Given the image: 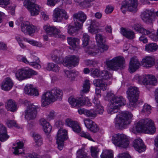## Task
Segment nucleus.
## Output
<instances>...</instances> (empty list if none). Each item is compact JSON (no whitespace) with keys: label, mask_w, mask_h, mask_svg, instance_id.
Masks as SVG:
<instances>
[{"label":"nucleus","mask_w":158,"mask_h":158,"mask_svg":"<svg viewBox=\"0 0 158 158\" xmlns=\"http://www.w3.org/2000/svg\"><path fill=\"white\" fill-rule=\"evenodd\" d=\"M85 115L89 117L94 118L96 116V114L92 110H86L85 112Z\"/></svg>","instance_id":"obj_54"},{"label":"nucleus","mask_w":158,"mask_h":158,"mask_svg":"<svg viewBox=\"0 0 158 158\" xmlns=\"http://www.w3.org/2000/svg\"><path fill=\"white\" fill-rule=\"evenodd\" d=\"M133 28L136 31L145 35L151 34V32L142 27L140 24L136 23L134 24Z\"/></svg>","instance_id":"obj_27"},{"label":"nucleus","mask_w":158,"mask_h":158,"mask_svg":"<svg viewBox=\"0 0 158 158\" xmlns=\"http://www.w3.org/2000/svg\"><path fill=\"white\" fill-rule=\"evenodd\" d=\"M46 69L48 71H52L55 72L59 71L60 68L56 64L53 63H48L47 64Z\"/></svg>","instance_id":"obj_34"},{"label":"nucleus","mask_w":158,"mask_h":158,"mask_svg":"<svg viewBox=\"0 0 158 158\" xmlns=\"http://www.w3.org/2000/svg\"><path fill=\"white\" fill-rule=\"evenodd\" d=\"M101 158H112L113 154L112 152L110 150H103L100 155Z\"/></svg>","instance_id":"obj_40"},{"label":"nucleus","mask_w":158,"mask_h":158,"mask_svg":"<svg viewBox=\"0 0 158 158\" xmlns=\"http://www.w3.org/2000/svg\"><path fill=\"white\" fill-rule=\"evenodd\" d=\"M10 4V0H0V6L5 8Z\"/></svg>","instance_id":"obj_62"},{"label":"nucleus","mask_w":158,"mask_h":158,"mask_svg":"<svg viewBox=\"0 0 158 158\" xmlns=\"http://www.w3.org/2000/svg\"><path fill=\"white\" fill-rule=\"evenodd\" d=\"M72 128L73 131L79 133L81 131V128L77 122Z\"/></svg>","instance_id":"obj_64"},{"label":"nucleus","mask_w":158,"mask_h":158,"mask_svg":"<svg viewBox=\"0 0 158 158\" xmlns=\"http://www.w3.org/2000/svg\"><path fill=\"white\" fill-rule=\"evenodd\" d=\"M89 129L91 131L95 133L99 131V128L97 125L94 122Z\"/></svg>","instance_id":"obj_61"},{"label":"nucleus","mask_w":158,"mask_h":158,"mask_svg":"<svg viewBox=\"0 0 158 158\" xmlns=\"http://www.w3.org/2000/svg\"><path fill=\"white\" fill-rule=\"evenodd\" d=\"M132 145L135 149L139 153L144 151L146 146L142 140L139 138L135 139L133 142Z\"/></svg>","instance_id":"obj_18"},{"label":"nucleus","mask_w":158,"mask_h":158,"mask_svg":"<svg viewBox=\"0 0 158 158\" xmlns=\"http://www.w3.org/2000/svg\"><path fill=\"white\" fill-rule=\"evenodd\" d=\"M24 93L30 96H38L39 95L38 90L31 84H27L24 88Z\"/></svg>","instance_id":"obj_22"},{"label":"nucleus","mask_w":158,"mask_h":158,"mask_svg":"<svg viewBox=\"0 0 158 158\" xmlns=\"http://www.w3.org/2000/svg\"><path fill=\"white\" fill-rule=\"evenodd\" d=\"M63 93L61 90L54 87L50 90L44 94L41 97V103L43 106H45L57 100L62 99Z\"/></svg>","instance_id":"obj_2"},{"label":"nucleus","mask_w":158,"mask_h":158,"mask_svg":"<svg viewBox=\"0 0 158 158\" xmlns=\"http://www.w3.org/2000/svg\"><path fill=\"white\" fill-rule=\"evenodd\" d=\"M33 137L35 145L37 147L41 146L43 144L42 138L39 134L34 133L33 135Z\"/></svg>","instance_id":"obj_37"},{"label":"nucleus","mask_w":158,"mask_h":158,"mask_svg":"<svg viewBox=\"0 0 158 158\" xmlns=\"http://www.w3.org/2000/svg\"><path fill=\"white\" fill-rule=\"evenodd\" d=\"M14 83L10 77H6L2 82L0 85L1 89L2 90L8 91L10 90L12 88Z\"/></svg>","instance_id":"obj_20"},{"label":"nucleus","mask_w":158,"mask_h":158,"mask_svg":"<svg viewBox=\"0 0 158 158\" xmlns=\"http://www.w3.org/2000/svg\"><path fill=\"white\" fill-rule=\"evenodd\" d=\"M85 49L86 52L92 56H94L98 52V50L96 49L94 46L92 47H85Z\"/></svg>","instance_id":"obj_38"},{"label":"nucleus","mask_w":158,"mask_h":158,"mask_svg":"<svg viewBox=\"0 0 158 158\" xmlns=\"http://www.w3.org/2000/svg\"><path fill=\"white\" fill-rule=\"evenodd\" d=\"M21 31L25 34L31 35L38 30L37 27L27 21L24 22L21 25Z\"/></svg>","instance_id":"obj_12"},{"label":"nucleus","mask_w":158,"mask_h":158,"mask_svg":"<svg viewBox=\"0 0 158 158\" xmlns=\"http://www.w3.org/2000/svg\"><path fill=\"white\" fill-rule=\"evenodd\" d=\"M101 71L97 69L92 68L90 70L91 75L95 78L99 77Z\"/></svg>","instance_id":"obj_50"},{"label":"nucleus","mask_w":158,"mask_h":158,"mask_svg":"<svg viewBox=\"0 0 158 158\" xmlns=\"http://www.w3.org/2000/svg\"><path fill=\"white\" fill-rule=\"evenodd\" d=\"M134 133L143 132L147 134H153L156 131L153 122L148 118H145L138 121L131 129Z\"/></svg>","instance_id":"obj_1"},{"label":"nucleus","mask_w":158,"mask_h":158,"mask_svg":"<svg viewBox=\"0 0 158 158\" xmlns=\"http://www.w3.org/2000/svg\"><path fill=\"white\" fill-rule=\"evenodd\" d=\"M123 6L126 5L127 9L131 12H135L137 10V0H126L123 2Z\"/></svg>","instance_id":"obj_17"},{"label":"nucleus","mask_w":158,"mask_h":158,"mask_svg":"<svg viewBox=\"0 0 158 158\" xmlns=\"http://www.w3.org/2000/svg\"><path fill=\"white\" fill-rule=\"evenodd\" d=\"M91 155L94 158H98L99 149L96 146H91L90 148Z\"/></svg>","instance_id":"obj_39"},{"label":"nucleus","mask_w":158,"mask_h":158,"mask_svg":"<svg viewBox=\"0 0 158 158\" xmlns=\"http://www.w3.org/2000/svg\"><path fill=\"white\" fill-rule=\"evenodd\" d=\"M112 77V74L110 73L106 70H103L101 71L100 78L102 79H96L93 81L94 85L96 87H99L103 90L106 89L107 84L104 82L103 80H108L110 79Z\"/></svg>","instance_id":"obj_6"},{"label":"nucleus","mask_w":158,"mask_h":158,"mask_svg":"<svg viewBox=\"0 0 158 158\" xmlns=\"http://www.w3.org/2000/svg\"><path fill=\"white\" fill-rule=\"evenodd\" d=\"M6 107L8 110L12 112H14L17 110L16 103L12 100H9L7 102Z\"/></svg>","instance_id":"obj_33"},{"label":"nucleus","mask_w":158,"mask_h":158,"mask_svg":"<svg viewBox=\"0 0 158 158\" xmlns=\"http://www.w3.org/2000/svg\"><path fill=\"white\" fill-rule=\"evenodd\" d=\"M125 60L124 58L121 56L114 57L111 60L106 61L107 67L110 69L116 70L124 67Z\"/></svg>","instance_id":"obj_7"},{"label":"nucleus","mask_w":158,"mask_h":158,"mask_svg":"<svg viewBox=\"0 0 158 158\" xmlns=\"http://www.w3.org/2000/svg\"><path fill=\"white\" fill-rule=\"evenodd\" d=\"M79 135L81 137H84L94 142V141L92 138L89 134L87 132H85L84 131H82L80 133Z\"/></svg>","instance_id":"obj_58"},{"label":"nucleus","mask_w":158,"mask_h":158,"mask_svg":"<svg viewBox=\"0 0 158 158\" xmlns=\"http://www.w3.org/2000/svg\"><path fill=\"white\" fill-rule=\"evenodd\" d=\"M24 104L27 106L24 111L25 118L29 120L35 119L37 114L38 106L27 100L24 101Z\"/></svg>","instance_id":"obj_9"},{"label":"nucleus","mask_w":158,"mask_h":158,"mask_svg":"<svg viewBox=\"0 0 158 158\" xmlns=\"http://www.w3.org/2000/svg\"><path fill=\"white\" fill-rule=\"evenodd\" d=\"M17 146L15 148L14 154L15 155H19L22 153V152H19V149H22L23 147V143L21 141H19L16 142Z\"/></svg>","instance_id":"obj_41"},{"label":"nucleus","mask_w":158,"mask_h":158,"mask_svg":"<svg viewBox=\"0 0 158 158\" xmlns=\"http://www.w3.org/2000/svg\"><path fill=\"white\" fill-rule=\"evenodd\" d=\"M84 122L85 127L89 129L94 123L92 120L88 118L84 119Z\"/></svg>","instance_id":"obj_59"},{"label":"nucleus","mask_w":158,"mask_h":158,"mask_svg":"<svg viewBox=\"0 0 158 158\" xmlns=\"http://www.w3.org/2000/svg\"><path fill=\"white\" fill-rule=\"evenodd\" d=\"M158 46L155 43H149L146 44L145 47V50L149 52H153L157 50Z\"/></svg>","instance_id":"obj_36"},{"label":"nucleus","mask_w":158,"mask_h":158,"mask_svg":"<svg viewBox=\"0 0 158 158\" xmlns=\"http://www.w3.org/2000/svg\"><path fill=\"white\" fill-rule=\"evenodd\" d=\"M76 122L72 120L71 119L67 118L65 120V124L69 127H72Z\"/></svg>","instance_id":"obj_60"},{"label":"nucleus","mask_w":158,"mask_h":158,"mask_svg":"<svg viewBox=\"0 0 158 158\" xmlns=\"http://www.w3.org/2000/svg\"><path fill=\"white\" fill-rule=\"evenodd\" d=\"M81 102L83 103L82 106L85 105L89 106L92 105L91 103L90 102V100L88 97H81Z\"/></svg>","instance_id":"obj_56"},{"label":"nucleus","mask_w":158,"mask_h":158,"mask_svg":"<svg viewBox=\"0 0 158 158\" xmlns=\"http://www.w3.org/2000/svg\"><path fill=\"white\" fill-rule=\"evenodd\" d=\"M44 28L46 31L47 35L50 36L56 37L57 34L60 32V31L56 28L55 27H51L49 25H47L44 26Z\"/></svg>","instance_id":"obj_23"},{"label":"nucleus","mask_w":158,"mask_h":158,"mask_svg":"<svg viewBox=\"0 0 158 158\" xmlns=\"http://www.w3.org/2000/svg\"><path fill=\"white\" fill-rule=\"evenodd\" d=\"M74 25L75 26L70 25L69 26L68 28V32L70 34H72L74 33L76 31L81 28H78L77 25L75 23Z\"/></svg>","instance_id":"obj_47"},{"label":"nucleus","mask_w":158,"mask_h":158,"mask_svg":"<svg viewBox=\"0 0 158 158\" xmlns=\"http://www.w3.org/2000/svg\"><path fill=\"white\" fill-rule=\"evenodd\" d=\"M79 40L76 38L68 37L67 41L69 44L73 48H76L78 46Z\"/></svg>","instance_id":"obj_35"},{"label":"nucleus","mask_w":158,"mask_h":158,"mask_svg":"<svg viewBox=\"0 0 158 158\" xmlns=\"http://www.w3.org/2000/svg\"><path fill=\"white\" fill-rule=\"evenodd\" d=\"M142 83L144 85L150 86H155L157 84V81L155 76L152 74L143 76Z\"/></svg>","instance_id":"obj_15"},{"label":"nucleus","mask_w":158,"mask_h":158,"mask_svg":"<svg viewBox=\"0 0 158 158\" xmlns=\"http://www.w3.org/2000/svg\"><path fill=\"white\" fill-rule=\"evenodd\" d=\"M89 36L86 33L83 34L82 38V45L83 47H86L89 44Z\"/></svg>","instance_id":"obj_42"},{"label":"nucleus","mask_w":158,"mask_h":158,"mask_svg":"<svg viewBox=\"0 0 158 158\" xmlns=\"http://www.w3.org/2000/svg\"><path fill=\"white\" fill-rule=\"evenodd\" d=\"M90 88V84L89 81V80H86L84 82L83 89L82 90V92L85 93H87L88 92Z\"/></svg>","instance_id":"obj_43"},{"label":"nucleus","mask_w":158,"mask_h":158,"mask_svg":"<svg viewBox=\"0 0 158 158\" xmlns=\"http://www.w3.org/2000/svg\"><path fill=\"white\" fill-rule=\"evenodd\" d=\"M24 79L30 78L33 75H37L38 73L30 69L22 68Z\"/></svg>","instance_id":"obj_28"},{"label":"nucleus","mask_w":158,"mask_h":158,"mask_svg":"<svg viewBox=\"0 0 158 158\" xmlns=\"http://www.w3.org/2000/svg\"><path fill=\"white\" fill-rule=\"evenodd\" d=\"M26 42L34 46H36L38 47H41L43 45L42 44L39 42L29 39H26Z\"/></svg>","instance_id":"obj_52"},{"label":"nucleus","mask_w":158,"mask_h":158,"mask_svg":"<svg viewBox=\"0 0 158 158\" xmlns=\"http://www.w3.org/2000/svg\"><path fill=\"white\" fill-rule=\"evenodd\" d=\"M95 38L97 45L105 43L106 41L105 37L101 34H97Z\"/></svg>","instance_id":"obj_44"},{"label":"nucleus","mask_w":158,"mask_h":158,"mask_svg":"<svg viewBox=\"0 0 158 158\" xmlns=\"http://www.w3.org/2000/svg\"><path fill=\"white\" fill-rule=\"evenodd\" d=\"M27 9L31 16H35L39 14L40 11V7L39 5H35L33 6H30Z\"/></svg>","instance_id":"obj_32"},{"label":"nucleus","mask_w":158,"mask_h":158,"mask_svg":"<svg viewBox=\"0 0 158 158\" xmlns=\"http://www.w3.org/2000/svg\"><path fill=\"white\" fill-rule=\"evenodd\" d=\"M98 47V50L101 52L103 53L108 50L109 47L104 43L97 45Z\"/></svg>","instance_id":"obj_48"},{"label":"nucleus","mask_w":158,"mask_h":158,"mask_svg":"<svg viewBox=\"0 0 158 158\" xmlns=\"http://www.w3.org/2000/svg\"><path fill=\"white\" fill-rule=\"evenodd\" d=\"M151 106L147 104H145L143 106L141 111L146 114L148 115L151 113Z\"/></svg>","instance_id":"obj_45"},{"label":"nucleus","mask_w":158,"mask_h":158,"mask_svg":"<svg viewBox=\"0 0 158 158\" xmlns=\"http://www.w3.org/2000/svg\"><path fill=\"white\" fill-rule=\"evenodd\" d=\"M154 57L152 56H147L144 57L141 61L143 66L147 68L152 67L155 64Z\"/></svg>","instance_id":"obj_21"},{"label":"nucleus","mask_w":158,"mask_h":158,"mask_svg":"<svg viewBox=\"0 0 158 158\" xmlns=\"http://www.w3.org/2000/svg\"><path fill=\"white\" fill-rule=\"evenodd\" d=\"M24 5L27 6V8L30 6H33L35 5H37L36 4L35 0H26L24 2Z\"/></svg>","instance_id":"obj_53"},{"label":"nucleus","mask_w":158,"mask_h":158,"mask_svg":"<svg viewBox=\"0 0 158 158\" xmlns=\"http://www.w3.org/2000/svg\"><path fill=\"white\" fill-rule=\"evenodd\" d=\"M133 115L130 112L124 111L117 115L115 120V126L118 128H124L131 123Z\"/></svg>","instance_id":"obj_3"},{"label":"nucleus","mask_w":158,"mask_h":158,"mask_svg":"<svg viewBox=\"0 0 158 158\" xmlns=\"http://www.w3.org/2000/svg\"><path fill=\"white\" fill-rule=\"evenodd\" d=\"M41 125L44 132L47 133H49L51 131L52 127L49 123L44 118H41L39 121Z\"/></svg>","instance_id":"obj_24"},{"label":"nucleus","mask_w":158,"mask_h":158,"mask_svg":"<svg viewBox=\"0 0 158 158\" xmlns=\"http://www.w3.org/2000/svg\"><path fill=\"white\" fill-rule=\"evenodd\" d=\"M104 111L102 106L101 105L94 106V112L97 114H102Z\"/></svg>","instance_id":"obj_55"},{"label":"nucleus","mask_w":158,"mask_h":158,"mask_svg":"<svg viewBox=\"0 0 158 158\" xmlns=\"http://www.w3.org/2000/svg\"><path fill=\"white\" fill-rule=\"evenodd\" d=\"M9 136L7 134L6 127L3 125L0 124V141H5L9 138Z\"/></svg>","instance_id":"obj_26"},{"label":"nucleus","mask_w":158,"mask_h":158,"mask_svg":"<svg viewBox=\"0 0 158 158\" xmlns=\"http://www.w3.org/2000/svg\"><path fill=\"white\" fill-rule=\"evenodd\" d=\"M67 138V130L63 129L59 130L57 134L56 141L58 145V148L60 150L63 149L64 142Z\"/></svg>","instance_id":"obj_10"},{"label":"nucleus","mask_w":158,"mask_h":158,"mask_svg":"<svg viewBox=\"0 0 158 158\" xmlns=\"http://www.w3.org/2000/svg\"><path fill=\"white\" fill-rule=\"evenodd\" d=\"M111 141L116 146L126 148L129 143L128 137L123 134H114L112 136Z\"/></svg>","instance_id":"obj_8"},{"label":"nucleus","mask_w":158,"mask_h":158,"mask_svg":"<svg viewBox=\"0 0 158 158\" xmlns=\"http://www.w3.org/2000/svg\"><path fill=\"white\" fill-rule=\"evenodd\" d=\"M125 100L123 97L114 98L110 100V102L107 107V111L109 114L116 113L120 106L126 104Z\"/></svg>","instance_id":"obj_5"},{"label":"nucleus","mask_w":158,"mask_h":158,"mask_svg":"<svg viewBox=\"0 0 158 158\" xmlns=\"http://www.w3.org/2000/svg\"><path fill=\"white\" fill-rule=\"evenodd\" d=\"M140 65L139 61L136 57L131 58L129 64V71L131 73L135 72L139 68Z\"/></svg>","instance_id":"obj_19"},{"label":"nucleus","mask_w":158,"mask_h":158,"mask_svg":"<svg viewBox=\"0 0 158 158\" xmlns=\"http://www.w3.org/2000/svg\"><path fill=\"white\" fill-rule=\"evenodd\" d=\"M15 77L19 81H22L25 79L22 69L17 71L15 73Z\"/></svg>","instance_id":"obj_49"},{"label":"nucleus","mask_w":158,"mask_h":158,"mask_svg":"<svg viewBox=\"0 0 158 158\" xmlns=\"http://www.w3.org/2000/svg\"><path fill=\"white\" fill-rule=\"evenodd\" d=\"M68 101L70 104L74 107L81 106L83 103L81 102V97L76 98L71 96L69 98Z\"/></svg>","instance_id":"obj_25"},{"label":"nucleus","mask_w":158,"mask_h":158,"mask_svg":"<svg viewBox=\"0 0 158 158\" xmlns=\"http://www.w3.org/2000/svg\"><path fill=\"white\" fill-rule=\"evenodd\" d=\"M99 26V24L98 22L95 20H91L90 26L88 28V31L91 33H96L97 31L95 28Z\"/></svg>","instance_id":"obj_31"},{"label":"nucleus","mask_w":158,"mask_h":158,"mask_svg":"<svg viewBox=\"0 0 158 158\" xmlns=\"http://www.w3.org/2000/svg\"><path fill=\"white\" fill-rule=\"evenodd\" d=\"M53 17L55 22H60L63 18L66 19H68L69 16L65 10L56 8L53 10Z\"/></svg>","instance_id":"obj_11"},{"label":"nucleus","mask_w":158,"mask_h":158,"mask_svg":"<svg viewBox=\"0 0 158 158\" xmlns=\"http://www.w3.org/2000/svg\"><path fill=\"white\" fill-rule=\"evenodd\" d=\"M121 33L123 36L130 39H132L135 37V33L133 31L124 28H121Z\"/></svg>","instance_id":"obj_30"},{"label":"nucleus","mask_w":158,"mask_h":158,"mask_svg":"<svg viewBox=\"0 0 158 158\" xmlns=\"http://www.w3.org/2000/svg\"><path fill=\"white\" fill-rule=\"evenodd\" d=\"M6 124L9 128L15 127L17 128H19V127L14 120L8 119L6 122Z\"/></svg>","instance_id":"obj_51"},{"label":"nucleus","mask_w":158,"mask_h":158,"mask_svg":"<svg viewBox=\"0 0 158 158\" xmlns=\"http://www.w3.org/2000/svg\"><path fill=\"white\" fill-rule=\"evenodd\" d=\"M74 23L78 28H82L83 24L87 18L86 15L83 12L79 11L73 15Z\"/></svg>","instance_id":"obj_14"},{"label":"nucleus","mask_w":158,"mask_h":158,"mask_svg":"<svg viewBox=\"0 0 158 158\" xmlns=\"http://www.w3.org/2000/svg\"><path fill=\"white\" fill-rule=\"evenodd\" d=\"M56 115V113L54 110L50 111L47 116V119L48 121L52 120Z\"/></svg>","instance_id":"obj_57"},{"label":"nucleus","mask_w":158,"mask_h":158,"mask_svg":"<svg viewBox=\"0 0 158 158\" xmlns=\"http://www.w3.org/2000/svg\"><path fill=\"white\" fill-rule=\"evenodd\" d=\"M78 58L75 56H66L63 62V65L71 69L73 66L75 67L79 64Z\"/></svg>","instance_id":"obj_13"},{"label":"nucleus","mask_w":158,"mask_h":158,"mask_svg":"<svg viewBox=\"0 0 158 158\" xmlns=\"http://www.w3.org/2000/svg\"><path fill=\"white\" fill-rule=\"evenodd\" d=\"M139 93V89L135 86L130 87L127 91V98L129 100L128 107L132 110L137 106Z\"/></svg>","instance_id":"obj_4"},{"label":"nucleus","mask_w":158,"mask_h":158,"mask_svg":"<svg viewBox=\"0 0 158 158\" xmlns=\"http://www.w3.org/2000/svg\"><path fill=\"white\" fill-rule=\"evenodd\" d=\"M153 12L151 10L146 9L143 11L140 15L142 20L145 23H151L153 21Z\"/></svg>","instance_id":"obj_16"},{"label":"nucleus","mask_w":158,"mask_h":158,"mask_svg":"<svg viewBox=\"0 0 158 158\" xmlns=\"http://www.w3.org/2000/svg\"><path fill=\"white\" fill-rule=\"evenodd\" d=\"M60 1V0H47V4L50 6H53Z\"/></svg>","instance_id":"obj_63"},{"label":"nucleus","mask_w":158,"mask_h":158,"mask_svg":"<svg viewBox=\"0 0 158 158\" xmlns=\"http://www.w3.org/2000/svg\"><path fill=\"white\" fill-rule=\"evenodd\" d=\"M77 157L78 158H90L87 156V153L85 152L83 149H79L77 152Z\"/></svg>","instance_id":"obj_46"},{"label":"nucleus","mask_w":158,"mask_h":158,"mask_svg":"<svg viewBox=\"0 0 158 158\" xmlns=\"http://www.w3.org/2000/svg\"><path fill=\"white\" fill-rule=\"evenodd\" d=\"M31 60H29V65L35 68L40 69L41 66L40 64V61L38 57L32 56Z\"/></svg>","instance_id":"obj_29"}]
</instances>
